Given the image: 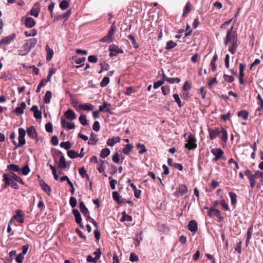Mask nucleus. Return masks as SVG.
Wrapping results in <instances>:
<instances>
[{
    "instance_id": "c756f323",
    "label": "nucleus",
    "mask_w": 263,
    "mask_h": 263,
    "mask_svg": "<svg viewBox=\"0 0 263 263\" xmlns=\"http://www.w3.org/2000/svg\"><path fill=\"white\" fill-rule=\"evenodd\" d=\"M229 196L231 199V204L233 206H235L237 203V195L234 192H229Z\"/></svg>"
},
{
    "instance_id": "9b49d317",
    "label": "nucleus",
    "mask_w": 263,
    "mask_h": 263,
    "mask_svg": "<svg viewBox=\"0 0 263 263\" xmlns=\"http://www.w3.org/2000/svg\"><path fill=\"white\" fill-rule=\"evenodd\" d=\"M15 36V34L13 33L1 39L0 40V48L5 45L9 44L14 39Z\"/></svg>"
},
{
    "instance_id": "4468645a",
    "label": "nucleus",
    "mask_w": 263,
    "mask_h": 263,
    "mask_svg": "<svg viewBox=\"0 0 263 263\" xmlns=\"http://www.w3.org/2000/svg\"><path fill=\"white\" fill-rule=\"evenodd\" d=\"M72 213L75 217L76 222L79 225L80 228L84 229V227L82 223V218L80 212L78 210L74 209L72 210Z\"/></svg>"
},
{
    "instance_id": "0e129e2a",
    "label": "nucleus",
    "mask_w": 263,
    "mask_h": 263,
    "mask_svg": "<svg viewBox=\"0 0 263 263\" xmlns=\"http://www.w3.org/2000/svg\"><path fill=\"white\" fill-rule=\"evenodd\" d=\"M46 130L48 133L52 132V124L51 122H48L45 125Z\"/></svg>"
},
{
    "instance_id": "864d4df0",
    "label": "nucleus",
    "mask_w": 263,
    "mask_h": 263,
    "mask_svg": "<svg viewBox=\"0 0 263 263\" xmlns=\"http://www.w3.org/2000/svg\"><path fill=\"white\" fill-rule=\"evenodd\" d=\"M223 79L225 81L228 83H232L234 81V78L232 76H229L226 74H223Z\"/></svg>"
},
{
    "instance_id": "39448f33",
    "label": "nucleus",
    "mask_w": 263,
    "mask_h": 263,
    "mask_svg": "<svg viewBox=\"0 0 263 263\" xmlns=\"http://www.w3.org/2000/svg\"><path fill=\"white\" fill-rule=\"evenodd\" d=\"M18 131V142L16 143V147L23 146L26 143L25 137L26 135V131L22 127H20Z\"/></svg>"
},
{
    "instance_id": "5fc2aeb1",
    "label": "nucleus",
    "mask_w": 263,
    "mask_h": 263,
    "mask_svg": "<svg viewBox=\"0 0 263 263\" xmlns=\"http://www.w3.org/2000/svg\"><path fill=\"white\" fill-rule=\"evenodd\" d=\"M241 245H242V241L241 240H239V242H237L236 247H235V250L236 252H237L238 254L241 253Z\"/></svg>"
},
{
    "instance_id": "6ab92c4d",
    "label": "nucleus",
    "mask_w": 263,
    "mask_h": 263,
    "mask_svg": "<svg viewBox=\"0 0 263 263\" xmlns=\"http://www.w3.org/2000/svg\"><path fill=\"white\" fill-rule=\"evenodd\" d=\"M64 117L69 120H73L76 119V115L74 111L71 109H68L64 113Z\"/></svg>"
},
{
    "instance_id": "e2e57ef3",
    "label": "nucleus",
    "mask_w": 263,
    "mask_h": 263,
    "mask_svg": "<svg viewBox=\"0 0 263 263\" xmlns=\"http://www.w3.org/2000/svg\"><path fill=\"white\" fill-rule=\"evenodd\" d=\"M162 93L164 95H166L170 91V87L167 85L163 86L161 87Z\"/></svg>"
},
{
    "instance_id": "de8ad7c7",
    "label": "nucleus",
    "mask_w": 263,
    "mask_h": 263,
    "mask_svg": "<svg viewBox=\"0 0 263 263\" xmlns=\"http://www.w3.org/2000/svg\"><path fill=\"white\" fill-rule=\"evenodd\" d=\"M173 97L175 99L176 102L177 103L178 106L180 108H181L183 106V105L181 103V101L180 99L179 95L177 93H174L173 94Z\"/></svg>"
},
{
    "instance_id": "6e6d98bb",
    "label": "nucleus",
    "mask_w": 263,
    "mask_h": 263,
    "mask_svg": "<svg viewBox=\"0 0 263 263\" xmlns=\"http://www.w3.org/2000/svg\"><path fill=\"white\" fill-rule=\"evenodd\" d=\"M79 121L83 125H86L88 124L86 117L84 115H81L79 117Z\"/></svg>"
},
{
    "instance_id": "37998d69",
    "label": "nucleus",
    "mask_w": 263,
    "mask_h": 263,
    "mask_svg": "<svg viewBox=\"0 0 263 263\" xmlns=\"http://www.w3.org/2000/svg\"><path fill=\"white\" fill-rule=\"evenodd\" d=\"M79 173L82 178H85L86 177L87 179H89V177L87 174L86 171L84 167L80 168L79 170Z\"/></svg>"
},
{
    "instance_id": "bf43d9fd",
    "label": "nucleus",
    "mask_w": 263,
    "mask_h": 263,
    "mask_svg": "<svg viewBox=\"0 0 263 263\" xmlns=\"http://www.w3.org/2000/svg\"><path fill=\"white\" fill-rule=\"evenodd\" d=\"M139 260L138 256L134 253L132 252L130 254L129 260L134 262Z\"/></svg>"
},
{
    "instance_id": "2f4dec72",
    "label": "nucleus",
    "mask_w": 263,
    "mask_h": 263,
    "mask_svg": "<svg viewBox=\"0 0 263 263\" xmlns=\"http://www.w3.org/2000/svg\"><path fill=\"white\" fill-rule=\"evenodd\" d=\"M24 34L27 37L35 36L37 34V30L34 28L29 31H25Z\"/></svg>"
},
{
    "instance_id": "79ce46f5",
    "label": "nucleus",
    "mask_w": 263,
    "mask_h": 263,
    "mask_svg": "<svg viewBox=\"0 0 263 263\" xmlns=\"http://www.w3.org/2000/svg\"><path fill=\"white\" fill-rule=\"evenodd\" d=\"M98 163V167L97 170L99 171V173H101L104 172V161L100 160V161L97 163Z\"/></svg>"
},
{
    "instance_id": "f704fd0d",
    "label": "nucleus",
    "mask_w": 263,
    "mask_h": 263,
    "mask_svg": "<svg viewBox=\"0 0 263 263\" xmlns=\"http://www.w3.org/2000/svg\"><path fill=\"white\" fill-rule=\"evenodd\" d=\"M52 97V93L50 91H47L44 97V102L46 104H48L50 103L51 98Z\"/></svg>"
},
{
    "instance_id": "423d86ee",
    "label": "nucleus",
    "mask_w": 263,
    "mask_h": 263,
    "mask_svg": "<svg viewBox=\"0 0 263 263\" xmlns=\"http://www.w3.org/2000/svg\"><path fill=\"white\" fill-rule=\"evenodd\" d=\"M13 220H16L20 223H23L24 222V214L22 210H17L15 211V214L10 220L9 224H11Z\"/></svg>"
},
{
    "instance_id": "69168bd1",
    "label": "nucleus",
    "mask_w": 263,
    "mask_h": 263,
    "mask_svg": "<svg viewBox=\"0 0 263 263\" xmlns=\"http://www.w3.org/2000/svg\"><path fill=\"white\" fill-rule=\"evenodd\" d=\"M112 198L114 200L118 202L121 198L118 192L115 191L112 192Z\"/></svg>"
},
{
    "instance_id": "7ed1b4c3",
    "label": "nucleus",
    "mask_w": 263,
    "mask_h": 263,
    "mask_svg": "<svg viewBox=\"0 0 263 263\" xmlns=\"http://www.w3.org/2000/svg\"><path fill=\"white\" fill-rule=\"evenodd\" d=\"M117 27L116 26L115 22H114L110 28V29L106 35L102 38L100 41L101 42H105L110 43H111L114 39V34L116 31Z\"/></svg>"
},
{
    "instance_id": "ea45409f",
    "label": "nucleus",
    "mask_w": 263,
    "mask_h": 263,
    "mask_svg": "<svg viewBox=\"0 0 263 263\" xmlns=\"http://www.w3.org/2000/svg\"><path fill=\"white\" fill-rule=\"evenodd\" d=\"M249 112L246 110H242L238 113V116L242 117L244 120L248 118Z\"/></svg>"
},
{
    "instance_id": "5701e85b",
    "label": "nucleus",
    "mask_w": 263,
    "mask_h": 263,
    "mask_svg": "<svg viewBox=\"0 0 263 263\" xmlns=\"http://www.w3.org/2000/svg\"><path fill=\"white\" fill-rule=\"evenodd\" d=\"M120 141L119 137H114L110 139H108L107 141V144L110 146H113L115 144Z\"/></svg>"
},
{
    "instance_id": "a211bd4d",
    "label": "nucleus",
    "mask_w": 263,
    "mask_h": 263,
    "mask_svg": "<svg viewBox=\"0 0 263 263\" xmlns=\"http://www.w3.org/2000/svg\"><path fill=\"white\" fill-rule=\"evenodd\" d=\"M187 229L192 232L195 233L198 229L197 222L194 220L189 221L187 226Z\"/></svg>"
},
{
    "instance_id": "bb28decb",
    "label": "nucleus",
    "mask_w": 263,
    "mask_h": 263,
    "mask_svg": "<svg viewBox=\"0 0 263 263\" xmlns=\"http://www.w3.org/2000/svg\"><path fill=\"white\" fill-rule=\"evenodd\" d=\"M58 166L61 169H65L67 167L65 158L63 155H62L60 157L59 162Z\"/></svg>"
},
{
    "instance_id": "8fccbe9b",
    "label": "nucleus",
    "mask_w": 263,
    "mask_h": 263,
    "mask_svg": "<svg viewBox=\"0 0 263 263\" xmlns=\"http://www.w3.org/2000/svg\"><path fill=\"white\" fill-rule=\"evenodd\" d=\"M180 79L179 78H166V82L171 83L174 84L175 83H179L180 82Z\"/></svg>"
},
{
    "instance_id": "7c9ffc66",
    "label": "nucleus",
    "mask_w": 263,
    "mask_h": 263,
    "mask_svg": "<svg viewBox=\"0 0 263 263\" xmlns=\"http://www.w3.org/2000/svg\"><path fill=\"white\" fill-rule=\"evenodd\" d=\"M71 14V10H69L66 11L65 13L59 15L58 16V19L65 18V21H66L69 17Z\"/></svg>"
},
{
    "instance_id": "3c124183",
    "label": "nucleus",
    "mask_w": 263,
    "mask_h": 263,
    "mask_svg": "<svg viewBox=\"0 0 263 263\" xmlns=\"http://www.w3.org/2000/svg\"><path fill=\"white\" fill-rule=\"evenodd\" d=\"M69 2L64 0L60 3L59 6L62 10H65L69 7Z\"/></svg>"
},
{
    "instance_id": "052dcab7",
    "label": "nucleus",
    "mask_w": 263,
    "mask_h": 263,
    "mask_svg": "<svg viewBox=\"0 0 263 263\" xmlns=\"http://www.w3.org/2000/svg\"><path fill=\"white\" fill-rule=\"evenodd\" d=\"M24 259V255L21 253L18 254L15 258V261L17 263H23Z\"/></svg>"
},
{
    "instance_id": "603ef678",
    "label": "nucleus",
    "mask_w": 263,
    "mask_h": 263,
    "mask_svg": "<svg viewBox=\"0 0 263 263\" xmlns=\"http://www.w3.org/2000/svg\"><path fill=\"white\" fill-rule=\"evenodd\" d=\"M60 146L61 147L64 148L66 150L70 149L71 147L70 143L68 141L61 142L60 144Z\"/></svg>"
},
{
    "instance_id": "393cba45",
    "label": "nucleus",
    "mask_w": 263,
    "mask_h": 263,
    "mask_svg": "<svg viewBox=\"0 0 263 263\" xmlns=\"http://www.w3.org/2000/svg\"><path fill=\"white\" fill-rule=\"evenodd\" d=\"M79 109H82L83 110H91L93 108V106L91 104L84 103L83 104H80L78 106Z\"/></svg>"
},
{
    "instance_id": "e433bc0d",
    "label": "nucleus",
    "mask_w": 263,
    "mask_h": 263,
    "mask_svg": "<svg viewBox=\"0 0 263 263\" xmlns=\"http://www.w3.org/2000/svg\"><path fill=\"white\" fill-rule=\"evenodd\" d=\"M136 147L137 148H141V149L139 151V154L142 155L147 151V149L143 144L139 143L136 144Z\"/></svg>"
},
{
    "instance_id": "9d476101",
    "label": "nucleus",
    "mask_w": 263,
    "mask_h": 263,
    "mask_svg": "<svg viewBox=\"0 0 263 263\" xmlns=\"http://www.w3.org/2000/svg\"><path fill=\"white\" fill-rule=\"evenodd\" d=\"M37 42V41L36 38L30 39L27 41L25 44H24L23 47L25 50H27V52H29L31 48L35 46Z\"/></svg>"
},
{
    "instance_id": "13d9d810",
    "label": "nucleus",
    "mask_w": 263,
    "mask_h": 263,
    "mask_svg": "<svg viewBox=\"0 0 263 263\" xmlns=\"http://www.w3.org/2000/svg\"><path fill=\"white\" fill-rule=\"evenodd\" d=\"M253 226H251L247 230V237H246L247 239H251L252 235L253 233Z\"/></svg>"
},
{
    "instance_id": "6e6552de",
    "label": "nucleus",
    "mask_w": 263,
    "mask_h": 263,
    "mask_svg": "<svg viewBox=\"0 0 263 263\" xmlns=\"http://www.w3.org/2000/svg\"><path fill=\"white\" fill-rule=\"evenodd\" d=\"M109 57H112L117 56L119 53H123V50L120 49L118 46L115 44H112L109 46Z\"/></svg>"
},
{
    "instance_id": "0eeeda50",
    "label": "nucleus",
    "mask_w": 263,
    "mask_h": 263,
    "mask_svg": "<svg viewBox=\"0 0 263 263\" xmlns=\"http://www.w3.org/2000/svg\"><path fill=\"white\" fill-rule=\"evenodd\" d=\"M211 153L215 156L213 158L212 161L216 162L219 160L223 155L224 152L221 148H214L211 150Z\"/></svg>"
},
{
    "instance_id": "f257e3e1",
    "label": "nucleus",
    "mask_w": 263,
    "mask_h": 263,
    "mask_svg": "<svg viewBox=\"0 0 263 263\" xmlns=\"http://www.w3.org/2000/svg\"><path fill=\"white\" fill-rule=\"evenodd\" d=\"M223 41L225 46L231 44L228 50L232 54H234L236 52L239 44L237 33L235 31L233 30V26L227 30V34L223 39Z\"/></svg>"
},
{
    "instance_id": "f3484780",
    "label": "nucleus",
    "mask_w": 263,
    "mask_h": 263,
    "mask_svg": "<svg viewBox=\"0 0 263 263\" xmlns=\"http://www.w3.org/2000/svg\"><path fill=\"white\" fill-rule=\"evenodd\" d=\"M40 12V4L39 3H36L34 4L33 7L31 8V9L30 11V14L31 15L37 17L39 16Z\"/></svg>"
},
{
    "instance_id": "4c0bfd02",
    "label": "nucleus",
    "mask_w": 263,
    "mask_h": 263,
    "mask_svg": "<svg viewBox=\"0 0 263 263\" xmlns=\"http://www.w3.org/2000/svg\"><path fill=\"white\" fill-rule=\"evenodd\" d=\"M257 99L258 100V104L260 106L257 109V110L263 111V100L260 94H258Z\"/></svg>"
},
{
    "instance_id": "a878e982",
    "label": "nucleus",
    "mask_w": 263,
    "mask_h": 263,
    "mask_svg": "<svg viewBox=\"0 0 263 263\" xmlns=\"http://www.w3.org/2000/svg\"><path fill=\"white\" fill-rule=\"evenodd\" d=\"M192 5L190 2H188L184 8L182 17H185L187 14L191 11Z\"/></svg>"
},
{
    "instance_id": "f03ea898",
    "label": "nucleus",
    "mask_w": 263,
    "mask_h": 263,
    "mask_svg": "<svg viewBox=\"0 0 263 263\" xmlns=\"http://www.w3.org/2000/svg\"><path fill=\"white\" fill-rule=\"evenodd\" d=\"M208 131L209 133V137L210 140H213L215 139L220 134H221V140L226 143L228 140V133L227 130L222 127H215L213 129L209 128Z\"/></svg>"
},
{
    "instance_id": "b1692460",
    "label": "nucleus",
    "mask_w": 263,
    "mask_h": 263,
    "mask_svg": "<svg viewBox=\"0 0 263 263\" xmlns=\"http://www.w3.org/2000/svg\"><path fill=\"white\" fill-rule=\"evenodd\" d=\"M45 50L47 52L46 60L47 61H50L53 57V50L49 47L48 45H46Z\"/></svg>"
},
{
    "instance_id": "49530a36",
    "label": "nucleus",
    "mask_w": 263,
    "mask_h": 263,
    "mask_svg": "<svg viewBox=\"0 0 263 263\" xmlns=\"http://www.w3.org/2000/svg\"><path fill=\"white\" fill-rule=\"evenodd\" d=\"M30 170L28 164H26L21 170V173L23 175H27L30 172Z\"/></svg>"
},
{
    "instance_id": "dca6fc26",
    "label": "nucleus",
    "mask_w": 263,
    "mask_h": 263,
    "mask_svg": "<svg viewBox=\"0 0 263 263\" xmlns=\"http://www.w3.org/2000/svg\"><path fill=\"white\" fill-rule=\"evenodd\" d=\"M26 132L30 138L35 139L36 142L38 141L37 135L33 126L32 125L27 128Z\"/></svg>"
},
{
    "instance_id": "2eb2a0df",
    "label": "nucleus",
    "mask_w": 263,
    "mask_h": 263,
    "mask_svg": "<svg viewBox=\"0 0 263 263\" xmlns=\"http://www.w3.org/2000/svg\"><path fill=\"white\" fill-rule=\"evenodd\" d=\"M61 127L63 128L69 130L75 128V125L73 123H70L67 121L63 117L61 118Z\"/></svg>"
},
{
    "instance_id": "c9c22d12",
    "label": "nucleus",
    "mask_w": 263,
    "mask_h": 263,
    "mask_svg": "<svg viewBox=\"0 0 263 263\" xmlns=\"http://www.w3.org/2000/svg\"><path fill=\"white\" fill-rule=\"evenodd\" d=\"M96 137L97 135H95L94 133H92L90 135V137L89 138L88 144L92 145H95L97 142V139H96Z\"/></svg>"
},
{
    "instance_id": "20e7f679",
    "label": "nucleus",
    "mask_w": 263,
    "mask_h": 263,
    "mask_svg": "<svg viewBox=\"0 0 263 263\" xmlns=\"http://www.w3.org/2000/svg\"><path fill=\"white\" fill-rule=\"evenodd\" d=\"M187 143L185 144L184 147L189 150H193L197 147L196 139L191 133L188 135Z\"/></svg>"
},
{
    "instance_id": "cd10ccee",
    "label": "nucleus",
    "mask_w": 263,
    "mask_h": 263,
    "mask_svg": "<svg viewBox=\"0 0 263 263\" xmlns=\"http://www.w3.org/2000/svg\"><path fill=\"white\" fill-rule=\"evenodd\" d=\"M134 146L132 144H127L125 145L123 149V153L125 155H129L131 151L133 149Z\"/></svg>"
},
{
    "instance_id": "58836bf2",
    "label": "nucleus",
    "mask_w": 263,
    "mask_h": 263,
    "mask_svg": "<svg viewBox=\"0 0 263 263\" xmlns=\"http://www.w3.org/2000/svg\"><path fill=\"white\" fill-rule=\"evenodd\" d=\"M110 82V79L108 77H105L100 82V85L101 87H106Z\"/></svg>"
},
{
    "instance_id": "ddd939ff",
    "label": "nucleus",
    "mask_w": 263,
    "mask_h": 263,
    "mask_svg": "<svg viewBox=\"0 0 263 263\" xmlns=\"http://www.w3.org/2000/svg\"><path fill=\"white\" fill-rule=\"evenodd\" d=\"M22 21H23L25 26L29 28H32L36 24L35 21L31 17H23Z\"/></svg>"
},
{
    "instance_id": "09e8293b",
    "label": "nucleus",
    "mask_w": 263,
    "mask_h": 263,
    "mask_svg": "<svg viewBox=\"0 0 263 263\" xmlns=\"http://www.w3.org/2000/svg\"><path fill=\"white\" fill-rule=\"evenodd\" d=\"M67 155L68 157L71 159L78 157V153L73 150L68 151L67 152Z\"/></svg>"
},
{
    "instance_id": "f8f14e48",
    "label": "nucleus",
    "mask_w": 263,
    "mask_h": 263,
    "mask_svg": "<svg viewBox=\"0 0 263 263\" xmlns=\"http://www.w3.org/2000/svg\"><path fill=\"white\" fill-rule=\"evenodd\" d=\"M208 215L211 218L214 217V216H216L218 218L222 219L221 212L219 210L216 209L214 207H211L209 209L208 212Z\"/></svg>"
},
{
    "instance_id": "4d7b16f0",
    "label": "nucleus",
    "mask_w": 263,
    "mask_h": 263,
    "mask_svg": "<svg viewBox=\"0 0 263 263\" xmlns=\"http://www.w3.org/2000/svg\"><path fill=\"white\" fill-rule=\"evenodd\" d=\"M108 107H110V104L106 102H104L101 105L99 106V111H103L104 110L107 108Z\"/></svg>"
},
{
    "instance_id": "c03bdc74",
    "label": "nucleus",
    "mask_w": 263,
    "mask_h": 263,
    "mask_svg": "<svg viewBox=\"0 0 263 263\" xmlns=\"http://www.w3.org/2000/svg\"><path fill=\"white\" fill-rule=\"evenodd\" d=\"M127 38L130 39L132 41L133 45H134V47L135 48H138L139 47L138 44L137 43L135 37L134 35L132 34H129L127 36Z\"/></svg>"
},
{
    "instance_id": "412c9836",
    "label": "nucleus",
    "mask_w": 263,
    "mask_h": 263,
    "mask_svg": "<svg viewBox=\"0 0 263 263\" xmlns=\"http://www.w3.org/2000/svg\"><path fill=\"white\" fill-rule=\"evenodd\" d=\"M79 208L81 212L84 215V216L85 217H88V214H89V212L83 201L80 202Z\"/></svg>"
},
{
    "instance_id": "c85d7f7f",
    "label": "nucleus",
    "mask_w": 263,
    "mask_h": 263,
    "mask_svg": "<svg viewBox=\"0 0 263 263\" xmlns=\"http://www.w3.org/2000/svg\"><path fill=\"white\" fill-rule=\"evenodd\" d=\"M7 168L12 172H18V174H20L21 169L17 165L11 164L7 166Z\"/></svg>"
},
{
    "instance_id": "774afa93",
    "label": "nucleus",
    "mask_w": 263,
    "mask_h": 263,
    "mask_svg": "<svg viewBox=\"0 0 263 263\" xmlns=\"http://www.w3.org/2000/svg\"><path fill=\"white\" fill-rule=\"evenodd\" d=\"M182 88L184 91L189 90L191 88V84L188 81H186L184 83Z\"/></svg>"
},
{
    "instance_id": "473e14b6",
    "label": "nucleus",
    "mask_w": 263,
    "mask_h": 263,
    "mask_svg": "<svg viewBox=\"0 0 263 263\" xmlns=\"http://www.w3.org/2000/svg\"><path fill=\"white\" fill-rule=\"evenodd\" d=\"M122 218L121 221H132L133 220V218L130 215H127L126 214L125 212H123L122 213Z\"/></svg>"
},
{
    "instance_id": "a19ab883",
    "label": "nucleus",
    "mask_w": 263,
    "mask_h": 263,
    "mask_svg": "<svg viewBox=\"0 0 263 263\" xmlns=\"http://www.w3.org/2000/svg\"><path fill=\"white\" fill-rule=\"evenodd\" d=\"M176 46L177 44L175 42H173L172 40H170L166 43V46L165 47V49L170 50L175 47Z\"/></svg>"
},
{
    "instance_id": "1a4fd4ad",
    "label": "nucleus",
    "mask_w": 263,
    "mask_h": 263,
    "mask_svg": "<svg viewBox=\"0 0 263 263\" xmlns=\"http://www.w3.org/2000/svg\"><path fill=\"white\" fill-rule=\"evenodd\" d=\"M188 189L186 185L184 184H180L177 189V191L174 193V195L177 197L183 196L187 192Z\"/></svg>"
},
{
    "instance_id": "680f3d73",
    "label": "nucleus",
    "mask_w": 263,
    "mask_h": 263,
    "mask_svg": "<svg viewBox=\"0 0 263 263\" xmlns=\"http://www.w3.org/2000/svg\"><path fill=\"white\" fill-rule=\"evenodd\" d=\"M69 204L72 208H74L77 206V201L76 199L73 197H71L69 199Z\"/></svg>"
},
{
    "instance_id": "72a5a7b5",
    "label": "nucleus",
    "mask_w": 263,
    "mask_h": 263,
    "mask_svg": "<svg viewBox=\"0 0 263 263\" xmlns=\"http://www.w3.org/2000/svg\"><path fill=\"white\" fill-rule=\"evenodd\" d=\"M110 151L109 148H103L100 153V157L102 158H105L109 155Z\"/></svg>"
},
{
    "instance_id": "338daca9",
    "label": "nucleus",
    "mask_w": 263,
    "mask_h": 263,
    "mask_svg": "<svg viewBox=\"0 0 263 263\" xmlns=\"http://www.w3.org/2000/svg\"><path fill=\"white\" fill-rule=\"evenodd\" d=\"M98 260L96 257H92L91 255H88L87 257V261L89 262L97 263Z\"/></svg>"
},
{
    "instance_id": "aec40b11",
    "label": "nucleus",
    "mask_w": 263,
    "mask_h": 263,
    "mask_svg": "<svg viewBox=\"0 0 263 263\" xmlns=\"http://www.w3.org/2000/svg\"><path fill=\"white\" fill-rule=\"evenodd\" d=\"M39 184L42 189L50 195L51 191V187L43 180L40 181Z\"/></svg>"
},
{
    "instance_id": "a18cd8bd",
    "label": "nucleus",
    "mask_w": 263,
    "mask_h": 263,
    "mask_svg": "<svg viewBox=\"0 0 263 263\" xmlns=\"http://www.w3.org/2000/svg\"><path fill=\"white\" fill-rule=\"evenodd\" d=\"M3 180L5 182L4 184L7 185V186L10 185V182L12 181L11 180V178L8 176L7 174H4L3 176Z\"/></svg>"
},
{
    "instance_id": "4be33fe9",
    "label": "nucleus",
    "mask_w": 263,
    "mask_h": 263,
    "mask_svg": "<svg viewBox=\"0 0 263 263\" xmlns=\"http://www.w3.org/2000/svg\"><path fill=\"white\" fill-rule=\"evenodd\" d=\"M26 107L25 102H22L20 104V107H16L14 110V112L18 115H22L24 113V109Z\"/></svg>"
}]
</instances>
